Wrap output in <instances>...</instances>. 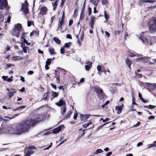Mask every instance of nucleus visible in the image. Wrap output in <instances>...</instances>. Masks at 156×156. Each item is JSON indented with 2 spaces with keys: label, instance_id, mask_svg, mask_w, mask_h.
<instances>
[{
  "label": "nucleus",
  "instance_id": "1",
  "mask_svg": "<svg viewBox=\"0 0 156 156\" xmlns=\"http://www.w3.org/2000/svg\"><path fill=\"white\" fill-rule=\"evenodd\" d=\"M20 135L25 133L21 122L19 123L15 126L9 125H2L0 129V134L2 133Z\"/></svg>",
  "mask_w": 156,
  "mask_h": 156
},
{
  "label": "nucleus",
  "instance_id": "2",
  "mask_svg": "<svg viewBox=\"0 0 156 156\" xmlns=\"http://www.w3.org/2000/svg\"><path fill=\"white\" fill-rule=\"evenodd\" d=\"M44 118V115H40L36 116L34 119H28L26 120L21 122L24 133L28 132L31 127L33 126L37 123L42 120Z\"/></svg>",
  "mask_w": 156,
  "mask_h": 156
},
{
  "label": "nucleus",
  "instance_id": "3",
  "mask_svg": "<svg viewBox=\"0 0 156 156\" xmlns=\"http://www.w3.org/2000/svg\"><path fill=\"white\" fill-rule=\"evenodd\" d=\"M150 28V31L152 32L156 31V17L153 18L148 23Z\"/></svg>",
  "mask_w": 156,
  "mask_h": 156
},
{
  "label": "nucleus",
  "instance_id": "4",
  "mask_svg": "<svg viewBox=\"0 0 156 156\" xmlns=\"http://www.w3.org/2000/svg\"><path fill=\"white\" fill-rule=\"evenodd\" d=\"M150 58L148 57H140L136 58V61H141L144 63H147L149 62L150 64L153 65L155 64L156 62V59L153 60L154 62H153L150 61Z\"/></svg>",
  "mask_w": 156,
  "mask_h": 156
},
{
  "label": "nucleus",
  "instance_id": "5",
  "mask_svg": "<svg viewBox=\"0 0 156 156\" xmlns=\"http://www.w3.org/2000/svg\"><path fill=\"white\" fill-rule=\"evenodd\" d=\"M95 90L96 92L98 97L100 99H104L105 97L102 90L100 87H95Z\"/></svg>",
  "mask_w": 156,
  "mask_h": 156
},
{
  "label": "nucleus",
  "instance_id": "6",
  "mask_svg": "<svg viewBox=\"0 0 156 156\" xmlns=\"http://www.w3.org/2000/svg\"><path fill=\"white\" fill-rule=\"evenodd\" d=\"M72 113V112L71 111H69L67 112L66 114H64L61 115L60 116V118L62 120H65L66 119L69 118L70 117V115Z\"/></svg>",
  "mask_w": 156,
  "mask_h": 156
},
{
  "label": "nucleus",
  "instance_id": "7",
  "mask_svg": "<svg viewBox=\"0 0 156 156\" xmlns=\"http://www.w3.org/2000/svg\"><path fill=\"white\" fill-rule=\"evenodd\" d=\"M148 86L147 89L150 91L154 90L155 89L156 86L154 83H146Z\"/></svg>",
  "mask_w": 156,
  "mask_h": 156
},
{
  "label": "nucleus",
  "instance_id": "8",
  "mask_svg": "<svg viewBox=\"0 0 156 156\" xmlns=\"http://www.w3.org/2000/svg\"><path fill=\"white\" fill-rule=\"evenodd\" d=\"M7 5V0H0V9L2 10L6 7Z\"/></svg>",
  "mask_w": 156,
  "mask_h": 156
},
{
  "label": "nucleus",
  "instance_id": "9",
  "mask_svg": "<svg viewBox=\"0 0 156 156\" xmlns=\"http://www.w3.org/2000/svg\"><path fill=\"white\" fill-rule=\"evenodd\" d=\"M47 10L48 9L46 7H42L40 9V11L39 12L40 14L42 15L46 14Z\"/></svg>",
  "mask_w": 156,
  "mask_h": 156
},
{
  "label": "nucleus",
  "instance_id": "10",
  "mask_svg": "<svg viewBox=\"0 0 156 156\" xmlns=\"http://www.w3.org/2000/svg\"><path fill=\"white\" fill-rule=\"evenodd\" d=\"M64 126L63 125L60 126L59 127L57 128H56L53 129L52 130L53 133L56 134L58 133L61 130L62 128H64Z\"/></svg>",
  "mask_w": 156,
  "mask_h": 156
},
{
  "label": "nucleus",
  "instance_id": "11",
  "mask_svg": "<svg viewBox=\"0 0 156 156\" xmlns=\"http://www.w3.org/2000/svg\"><path fill=\"white\" fill-rule=\"evenodd\" d=\"M123 107V105L122 104L120 106H117L116 107L115 110L118 114H119L120 113Z\"/></svg>",
  "mask_w": 156,
  "mask_h": 156
},
{
  "label": "nucleus",
  "instance_id": "12",
  "mask_svg": "<svg viewBox=\"0 0 156 156\" xmlns=\"http://www.w3.org/2000/svg\"><path fill=\"white\" fill-rule=\"evenodd\" d=\"M22 9L23 10V12L25 14H27L28 13V8L27 5L23 4L22 5Z\"/></svg>",
  "mask_w": 156,
  "mask_h": 156
},
{
  "label": "nucleus",
  "instance_id": "13",
  "mask_svg": "<svg viewBox=\"0 0 156 156\" xmlns=\"http://www.w3.org/2000/svg\"><path fill=\"white\" fill-rule=\"evenodd\" d=\"M56 105L58 106H65L66 103L65 101L62 100H61L59 102H57L56 103Z\"/></svg>",
  "mask_w": 156,
  "mask_h": 156
},
{
  "label": "nucleus",
  "instance_id": "14",
  "mask_svg": "<svg viewBox=\"0 0 156 156\" xmlns=\"http://www.w3.org/2000/svg\"><path fill=\"white\" fill-rule=\"evenodd\" d=\"M90 116L88 115L81 114L80 115V119L81 121H85Z\"/></svg>",
  "mask_w": 156,
  "mask_h": 156
},
{
  "label": "nucleus",
  "instance_id": "15",
  "mask_svg": "<svg viewBox=\"0 0 156 156\" xmlns=\"http://www.w3.org/2000/svg\"><path fill=\"white\" fill-rule=\"evenodd\" d=\"M140 38L141 40H142V41L143 43H144L146 44H149V42L148 41V39H147V38H144L141 37H140Z\"/></svg>",
  "mask_w": 156,
  "mask_h": 156
},
{
  "label": "nucleus",
  "instance_id": "16",
  "mask_svg": "<svg viewBox=\"0 0 156 156\" xmlns=\"http://www.w3.org/2000/svg\"><path fill=\"white\" fill-rule=\"evenodd\" d=\"M126 63L128 67L131 69L130 66L131 64H132V62L130 61L128 58H127L126 60Z\"/></svg>",
  "mask_w": 156,
  "mask_h": 156
},
{
  "label": "nucleus",
  "instance_id": "17",
  "mask_svg": "<svg viewBox=\"0 0 156 156\" xmlns=\"http://www.w3.org/2000/svg\"><path fill=\"white\" fill-rule=\"evenodd\" d=\"M20 31H19L17 30H16L14 29V31L12 33V34L16 36L17 37H19L20 33Z\"/></svg>",
  "mask_w": 156,
  "mask_h": 156
},
{
  "label": "nucleus",
  "instance_id": "18",
  "mask_svg": "<svg viewBox=\"0 0 156 156\" xmlns=\"http://www.w3.org/2000/svg\"><path fill=\"white\" fill-rule=\"evenodd\" d=\"M14 29L16 30H18L20 31L22 30V28H21V25L19 24H18V25L15 26V27L14 28Z\"/></svg>",
  "mask_w": 156,
  "mask_h": 156
},
{
  "label": "nucleus",
  "instance_id": "19",
  "mask_svg": "<svg viewBox=\"0 0 156 156\" xmlns=\"http://www.w3.org/2000/svg\"><path fill=\"white\" fill-rule=\"evenodd\" d=\"M12 59L14 61L20 60L23 59V58L19 56H16L12 57Z\"/></svg>",
  "mask_w": 156,
  "mask_h": 156
},
{
  "label": "nucleus",
  "instance_id": "20",
  "mask_svg": "<svg viewBox=\"0 0 156 156\" xmlns=\"http://www.w3.org/2000/svg\"><path fill=\"white\" fill-rule=\"evenodd\" d=\"M66 112V108L65 106H62L60 108L61 115H62Z\"/></svg>",
  "mask_w": 156,
  "mask_h": 156
},
{
  "label": "nucleus",
  "instance_id": "21",
  "mask_svg": "<svg viewBox=\"0 0 156 156\" xmlns=\"http://www.w3.org/2000/svg\"><path fill=\"white\" fill-rule=\"evenodd\" d=\"M92 62H90V64H89V65H85V68L86 70H89L90 68L92 67Z\"/></svg>",
  "mask_w": 156,
  "mask_h": 156
},
{
  "label": "nucleus",
  "instance_id": "22",
  "mask_svg": "<svg viewBox=\"0 0 156 156\" xmlns=\"http://www.w3.org/2000/svg\"><path fill=\"white\" fill-rule=\"evenodd\" d=\"M21 46L23 48V52L25 53H27V47L25 46V44L22 43L21 44Z\"/></svg>",
  "mask_w": 156,
  "mask_h": 156
},
{
  "label": "nucleus",
  "instance_id": "23",
  "mask_svg": "<svg viewBox=\"0 0 156 156\" xmlns=\"http://www.w3.org/2000/svg\"><path fill=\"white\" fill-rule=\"evenodd\" d=\"M34 153V151H28L24 156H30Z\"/></svg>",
  "mask_w": 156,
  "mask_h": 156
},
{
  "label": "nucleus",
  "instance_id": "24",
  "mask_svg": "<svg viewBox=\"0 0 156 156\" xmlns=\"http://www.w3.org/2000/svg\"><path fill=\"white\" fill-rule=\"evenodd\" d=\"M53 40L57 44H60L61 43V41L57 37H54L53 38Z\"/></svg>",
  "mask_w": 156,
  "mask_h": 156
},
{
  "label": "nucleus",
  "instance_id": "25",
  "mask_svg": "<svg viewBox=\"0 0 156 156\" xmlns=\"http://www.w3.org/2000/svg\"><path fill=\"white\" fill-rule=\"evenodd\" d=\"M49 51L50 54L51 55H53L55 53L54 49L52 48H49Z\"/></svg>",
  "mask_w": 156,
  "mask_h": 156
},
{
  "label": "nucleus",
  "instance_id": "26",
  "mask_svg": "<svg viewBox=\"0 0 156 156\" xmlns=\"http://www.w3.org/2000/svg\"><path fill=\"white\" fill-rule=\"evenodd\" d=\"M72 45V43L71 42H69V43H66L65 44L64 47L65 48H68L70 47Z\"/></svg>",
  "mask_w": 156,
  "mask_h": 156
},
{
  "label": "nucleus",
  "instance_id": "27",
  "mask_svg": "<svg viewBox=\"0 0 156 156\" xmlns=\"http://www.w3.org/2000/svg\"><path fill=\"white\" fill-rule=\"evenodd\" d=\"M153 147H156V141L154 142L153 144L149 145L148 148H150Z\"/></svg>",
  "mask_w": 156,
  "mask_h": 156
},
{
  "label": "nucleus",
  "instance_id": "28",
  "mask_svg": "<svg viewBox=\"0 0 156 156\" xmlns=\"http://www.w3.org/2000/svg\"><path fill=\"white\" fill-rule=\"evenodd\" d=\"M65 23V20L62 19H60L59 20V23L58 24L60 25H63Z\"/></svg>",
  "mask_w": 156,
  "mask_h": 156
},
{
  "label": "nucleus",
  "instance_id": "29",
  "mask_svg": "<svg viewBox=\"0 0 156 156\" xmlns=\"http://www.w3.org/2000/svg\"><path fill=\"white\" fill-rule=\"evenodd\" d=\"M103 151L100 149H98L94 153L95 154H97L99 153H101Z\"/></svg>",
  "mask_w": 156,
  "mask_h": 156
},
{
  "label": "nucleus",
  "instance_id": "30",
  "mask_svg": "<svg viewBox=\"0 0 156 156\" xmlns=\"http://www.w3.org/2000/svg\"><path fill=\"white\" fill-rule=\"evenodd\" d=\"M26 149L29 150H30L32 149H36V148L34 146H32L30 147H26Z\"/></svg>",
  "mask_w": 156,
  "mask_h": 156
},
{
  "label": "nucleus",
  "instance_id": "31",
  "mask_svg": "<svg viewBox=\"0 0 156 156\" xmlns=\"http://www.w3.org/2000/svg\"><path fill=\"white\" fill-rule=\"evenodd\" d=\"M84 17V12L83 11H82L81 12L80 17V20H82Z\"/></svg>",
  "mask_w": 156,
  "mask_h": 156
},
{
  "label": "nucleus",
  "instance_id": "32",
  "mask_svg": "<svg viewBox=\"0 0 156 156\" xmlns=\"http://www.w3.org/2000/svg\"><path fill=\"white\" fill-rule=\"evenodd\" d=\"M92 122H88L87 124H85L83 125V126L84 128H86L87 127H88L91 124Z\"/></svg>",
  "mask_w": 156,
  "mask_h": 156
},
{
  "label": "nucleus",
  "instance_id": "33",
  "mask_svg": "<svg viewBox=\"0 0 156 156\" xmlns=\"http://www.w3.org/2000/svg\"><path fill=\"white\" fill-rule=\"evenodd\" d=\"M57 2H58V1L56 0L55 1V2L53 4V10H55V9L57 7Z\"/></svg>",
  "mask_w": 156,
  "mask_h": 156
},
{
  "label": "nucleus",
  "instance_id": "34",
  "mask_svg": "<svg viewBox=\"0 0 156 156\" xmlns=\"http://www.w3.org/2000/svg\"><path fill=\"white\" fill-rule=\"evenodd\" d=\"M51 63V59L48 58L47 61L46 62V65H50Z\"/></svg>",
  "mask_w": 156,
  "mask_h": 156
},
{
  "label": "nucleus",
  "instance_id": "35",
  "mask_svg": "<svg viewBox=\"0 0 156 156\" xmlns=\"http://www.w3.org/2000/svg\"><path fill=\"white\" fill-rule=\"evenodd\" d=\"M137 105L136 104L135 102V99L133 97V96L132 97V106L133 107V106H134V105Z\"/></svg>",
  "mask_w": 156,
  "mask_h": 156
},
{
  "label": "nucleus",
  "instance_id": "36",
  "mask_svg": "<svg viewBox=\"0 0 156 156\" xmlns=\"http://www.w3.org/2000/svg\"><path fill=\"white\" fill-rule=\"evenodd\" d=\"M16 89H14L12 88H11L10 89V92L12 93L13 94L15 93H16Z\"/></svg>",
  "mask_w": 156,
  "mask_h": 156
},
{
  "label": "nucleus",
  "instance_id": "37",
  "mask_svg": "<svg viewBox=\"0 0 156 156\" xmlns=\"http://www.w3.org/2000/svg\"><path fill=\"white\" fill-rule=\"evenodd\" d=\"M144 2L145 3H153L156 2L155 1L151 0H145Z\"/></svg>",
  "mask_w": 156,
  "mask_h": 156
},
{
  "label": "nucleus",
  "instance_id": "38",
  "mask_svg": "<svg viewBox=\"0 0 156 156\" xmlns=\"http://www.w3.org/2000/svg\"><path fill=\"white\" fill-rule=\"evenodd\" d=\"M101 2L102 4L103 5H105L108 3L107 0H101Z\"/></svg>",
  "mask_w": 156,
  "mask_h": 156
},
{
  "label": "nucleus",
  "instance_id": "39",
  "mask_svg": "<svg viewBox=\"0 0 156 156\" xmlns=\"http://www.w3.org/2000/svg\"><path fill=\"white\" fill-rule=\"evenodd\" d=\"M135 74L136 76L138 78H141L142 77V75L141 74L138 73L136 72H135Z\"/></svg>",
  "mask_w": 156,
  "mask_h": 156
},
{
  "label": "nucleus",
  "instance_id": "40",
  "mask_svg": "<svg viewBox=\"0 0 156 156\" xmlns=\"http://www.w3.org/2000/svg\"><path fill=\"white\" fill-rule=\"evenodd\" d=\"M94 23V22H92L90 21L89 23V26L92 29H93V28Z\"/></svg>",
  "mask_w": 156,
  "mask_h": 156
},
{
  "label": "nucleus",
  "instance_id": "41",
  "mask_svg": "<svg viewBox=\"0 0 156 156\" xmlns=\"http://www.w3.org/2000/svg\"><path fill=\"white\" fill-rule=\"evenodd\" d=\"M104 15H105V17L106 20H107L109 18V16L106 13V12L105 11L104 12Z\"/></svg>",
  "mask_w": 156,
  "mask_h": 156
},
{
  "label": "nucleus",
  "instance_id": "42",
  "mask_svg": "<svg viewBox=\"0 0 156 156\" xmlns=\"http://www.w3.org/2000/svg\"><path fill=\"white\" fill-rule=\"evenodd\" d=\"M21 38L23 40L24 43H26L28 45V42L25 38H23V37H21ZM28 45H30V44H28Z\"/></svg>",
  "mask_w": 156,
  "mask_h": 156
},
{
  "label": "nucleus",
  "instance_id": "43",
  "mask_svg": "<svg viewBox=\"0 0 156 156\" xmlns=\"http://www.w3.org/2000/svg\"><path fill=\"white\" fill-rule=\"evenodd\" d=\"M48 93L47 92V93H44V94L43 96V99L46 100L47 99V97L48 95Z\"/></svg>",
  "mask_w": 156,
  "mask_h": 156
},
{
  "label": "nucleus",
  "instance_id": "44",
  "mask_svg": "<svg viewBox=\"0 0 156 156\" xmlns=\"http://www.w3.org/2000/svg\"><path fill=\"white\" fill-rule=\"evenodd\" d=\"M7 94L9 98H10L13 96V94L10 92H9Z\"/></svg>",
  "mask_w": 156,
  "mask_h": 156
},
{
  "label": "nucleus",
  "instance_id": "45",
  "mask_svg": "<svg viewBox=\"0 0 156 156\" xmlns=\"http://www.w3.org/2000/svg\"><path fill=\"white\" fill-rule=\"evenodd\" d=\"M52 95L54 97H57L58 95V94H57V93L56 92H52Z\"/></svg>",
  "mask_w": 156,
  "mask_h": 156
},
{
  "label": "nucleus",
  "instance_id": "46",
  "mask_svg": "<svg viewBox=\"0 0 156 156\" xmlns=\"http://www.w3.org/2000/svg\"><path fill=\"white\" fill-rule=\"evenodd\" d=\"M65 48L63 47V48H61L60 49V52L61 54H63L65 52Z\"/></svg>",
  "mask_w": 156,
  "mask_h": 156
},
{
  "label": "nucleus",
  "instance_id": "47",
  "mask_svg": "<svg viewBox=\"0 0 156 156\" xmlns=\"http://www.w3.org/2000/svg\"><path fill=\"white\" fill-rule=\"evenodd\" d=\"M95 18L93 16H91V19L90 21L92 22H94V19Z\"/></svg>",
  "mask_w": 156,
  "mask_h": 156
},
{
  "label": "nucleus",
  "instance_id": "48",
  "mask_svg": "<svg viewBox=\"0 0 156 156\" xmlns=\"http://www.w3.org/2000/svg\"><path fill=\"white\" fill-rule=\"evenodd\" d=\"M25 107V106H20L19 107L17 108V109L18 110H21L23 108H24Z\"/></svg>",
  "mask_w": 156,
  "mask_h": 156
},
{
  "label": "nucleus",
  "instance_id": "49",
  "mask_svg": "<svg viewBox=\"0 0 156 156\" xmlns=\"http://www.w3.org/2000/svg\"><path fill=\"white\" fill-rule=\"evenodd\" d=\"M91 9L90 7L88 8V15L90 16L91 13Z\"/></svg>",
  "mask_w": 156,
  "mask_h": 156
},
{
  "label": "nucleus",
  "instance_id": "50",
  "mask_svg": "<svg viewBox=\"0 0 156 156\" xmlns=\"http://www.w3.org/2000/svg\"><path fill=\"white\" fill-rule=\"evenodd\" d=\"M62 25H60V24H58V29L57 30V31L58 30H61L62 29Z\"/></svg>",
  "mask_w": 156,
  "mask_h": 156
},
{
  "label": "nucleus",
  "instance_id": "51",
  "mask_svg": "<svg viewBox=\"0 0 156 156\" xmlns=\"http://www.w3.org/2000/svg\"><path fill=\"white\" fill-rule=\"evenodd\" d=\"M13 65L12 64H6V66L7 68H9L11 67V66H13Z\"/></svg>",
  "mask_w": 156,
  "mask_h": 156
},
{
  "label": "nucleus",
  "instance_id": "52",
  "mask_svg": "<svg viewBox=\"0 0 156 156\" xmlns=\"http://www.w3.org/2000/svg\"><path fill=\"white\" fill-rule=\"evenodd\" d=\"M90 2L93 4L95 5V6H97V4L96 3V2L94 1V0H92V1L90 0Z\"/></svg>",
  "mask_w": 156,
  "mask_h": 156
},
{
  "label": "nucleus",
  "instance_id": "53",
  "mask_svg": "<svg viewBox=\"0 0 156 156\" xmlns=\"http://www.w3.org/2000/svg\"><path fill=\"white\" fill-rule=\"evenodd\" d=\"M84 36V33L83 32V33L81 34L80 36V39L82 41L83 40V37Z\"/></svg>",
  "mask_w": 156,
  "mask_h": 156
},
{
  "label": "nucleus",
  "instance_id": "54",
  "mask_svg": "<svg viewBox=\"0 0 156 156\" xmlns=\"http://www.w3.org/2000/svg\"><path fill=\"white\" fill-rule=\"evenodd\" d=\"M156 106L152 105H149V109H152L156 107Z\"/></svg>",
  "mask_w": 156,
  "mask_h": 156
},
{
  "label": "nucleus",
  "instance_id": "55",
  "mask_svg": "<svg viewBox=\"0 0 156 156\" xmlns=\"http://www.w3.org/2000/svg\"><path fill=\"white\" fill-rule=\"evenodd\" d=\"M66 37L67 38L71 39L72 38L71 35L70 34H67L66 35Z\"/></svg>",
  "mask_w": 156,
  "mask_h": 156
},
{
  "label": "nucleus",
  "instance_id": "56",
  "mask_svg": "<svg viewBox=\"0 0 156 156\" xmlns=\"http://www.w3.org/2000/svg\"><path fill=\"white\" fill-rule=\"evenodd\" d=\"M97 69L98 71L99 72L101 71V67L100 66H97Z\"/></svg>",
  "mask_w": 156,
  "mask_h": 156
},
{
  "label": "nucleus",
  "instance_id": "57",
  "mask_svg": "<svg viewBox=\"0 0 156 156\" xmlns=\"http://www.w3.org/2000/svg\"><path fill=\"white\" fill-rule=\"evenodd\" d=\"M155 116L153 115H151L150 116L149 118L148 119L151 120V119H155Z\"/></svg>",
  "mask_w": 156,
  "mask_h": 156
},
{
  "label": "nucleus",
  "instance_id": "58",
  "mask_svg": "<svg viewBox=\"0 0 156 156\" xmlns=\"http://www.w3.org/2000/svg\"><path fill=\"white\" fill-rule=\"evenodd\" d=\"M140 124V122H138L137 124L133 126V127H137L139 126Z\"/></svg>",
  "mask_w": 156,
  "mask_h": 156
},
{
  "label": "nucleus",
  "instance_id": "59",
  "mask_svg": "<svg viewBox=\"0 0 156 156\" xmlns=\"http://www.w3.org/2000/svg\"><path fill=\"white\" fill-rule=\"evenodd\" d=\"M52 144V143H51V144L49 145V146L48 147L46 148L45 149H44V150H48L49 148L51 147Z\"/></svg>",
  "mask_w": 156,
  "mask_h": 156
},
{
  "label": "nucleus",
  "instance_id": "60",
  "mask_svg": "<svg viewBox=\"0 0 156 156\" xmlns=\"http://www.w3.org/2000/svg\"><path fill=\"white\" fill-rule=\"evenodd\" d=\"M141 100L144 103H146L148 102V101L147 100L144 99L143 98H142Z\"/></svg>",
  "mask_w": 156,
  "mask_h": 156
},
{
  "label": "nucleus",
  "instance_id": "61",
  "mask_svg": "<svg viewBox=\"0 0 156 156\" xmlns=\"http://www.w3.org/2000/svg\"><path fill=\"white\" fill-rule=\"evenodd\" d=\"M51 86L54 89H56V85L53 84L51 83L50 84Z\"/></svg>",
  "mask_w": 156,
  "mask_h": 156
},
{
  "label": "nucleus",
  "instance_id": "62",
  "mask_svg": "<svg viewBox=\"0 0 156 156\" xmlns=\"http://www.w3.org/2000/svg\"><path fill=\"white\" fill-rule=\"evenodd\" d=\"M2 78L3 80H5L6 79L8 78L7 76H3L2 77Z\"/></svg>",
  "mask_w": 156,
  "mask_h": 156
},
{
  "label": "nucleus",
  "instance_id": "63",
  "mask_svg": "<svg viewBox=\"0 0 156 156\" xmlns=\"http://www.w3.org/2000/svg\"><path fill=\"white\" fill-rule=\"evenodd\" d=\"M121 32V31L119 30H116L115 31V35H118Z\"/></svg>",
  "mask_w": 156,
  "mask_h": 156
},
{
  "label": "nucleus",
  "instance_id": "64",
  "mask_svg": "<svg viewBox=\"0 0 156 156\" xmlns=\"http://www.w3.org/2000/svg\"><path fill=\"white\" fill-rule=\"evenodd\" d=\"M11 17L10 16H9L7 18V20L6 22L7 23H9L10 21Z\"/></svg>",
  "mask_w": 156,
  "mask_h": 156
}]
</instances>
